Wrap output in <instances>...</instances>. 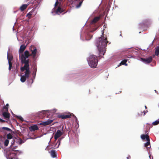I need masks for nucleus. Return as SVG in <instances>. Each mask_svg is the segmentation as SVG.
Segmentation results:
<instances>
[{
  "label": "nucleus",
  "mask_w": 159,
  "mask_h": 159,
  "mask_svg": "<svg viewBox=\"0 0 159 159\" xmlns=\"http://www.w3.org/2000/svg\"><path fill=\"white\" fill-rule=\"evenodd\" d=\"M104 29L102 31V35L98 38L96 40V45L97 47L99 52V54H102L104 55L106 51V47L108 41L106 36H104Z\"/></svg>",
  "instance_id": "1"
},
{
  "label": "nucleus",
  "mask_w": 159,
  "mask_h": 159,
  "mask_svg": "<svg viewBox=\"0 0 159 159\" xmlns=\"http://www.w3.org/2000/svg\"><path fill=\"white\" fill-rule=\"evenodd\" d=\"M21 63L24 64V65L23 66L20 67L21 71L23 72L25 71V75L21 77L20 81L22 82H24L25 81L26 78H28L29 77L30 71L29 69V65L28 64V61H26L24 59L22 60Z\"/></svg>",
  "instance_id": "2"
},
{
  "label": "nucleus",
  "mask_w": 159,
  "mask_h": 159,
  "mask_svg": "<svg viewBox=\"0 0 159 159\" xmlns=\"http://www.w3.org/2000/svg\"><path fill=\"white\" fill-rule=\"evenodd\" d=\"M30 50L32 52L31 54H30L29 52L28 51H25L24 54H22L21 55V62L22 63V60H23L24 59L28 61V64H29V59H26L27 58H28L29 57L32 56L33 57H34L36 56L37 53V49L34 46H31L30 48Z\"/></svg>",
  "instance_id": "3"
},
{
  "label": "nucleus",
  "mask_w": 159,
  "mask_h": 159,
  "mask_svg": "<svg viewBox=\"0 0 159 159\" xmlns=\"http://www.w3.org/2000/svg\"><path fill=\"white\" fill-rule=\"evenodd\" d=\"M98 61L97 56L94 55L90 56L88 60V63L91 67L96 68L97 65Z\"/></svg>",
  "instance_id": "4"
},
{
  "label": "nucleus",
  "mask_w": 159,
  "mask_h": 159,
  "mask_svg": "<svg viewBox=\"0 0 159 159\" xmlns=\"http://www.w3.org/2000/svg\"><path fill=\"white\" fill-rule=\"evenodd\" d=\"M71 116L74 117L76 121H77V119L76 116L73 113H65L58 115L57 116V117L59 118L64 119L70 118Z\"/></svg>",
  "instance_id": "5"
},
{
  "label": "nucleus",
  "mask_w": 159,
  "mask_h": 159,
  "mask_svg": "<svg viewBox=\"0 0 159 159\" xmlns=\"http://www.w3.org/2000/svg\"><path fill=\"white\" fill-rule=\"evenodd\" d=\"M26 48V46L24 45H21L20 47V48L19 50V58L21 60V55L23 53V52L25 50Z\"/></svg>",
  "instance_id": "6"
},
{
  "label": "nucleus",
  "mask_w": 159,
  "mask_h": 159,
  "mask_svg": "<svg viewBox=\"0 0 159 159\" xmlns=\"http://www.w3.org/2000/svg\"><path fill=\"white\" fill-rule=\"evenodd\" d=\"M7 158V159H16V154L12 152H10Z\"/></svg>",
  "instance_id": "7"
},
{
  "label": "nucleus",
  "mask_w": 159,
  "mask_h": 159,
  "mask_svg": "<svg viewBox=\"0 0 159 159\" xmlns=\"http://www.w3.org/2000/svg\"><path fill=\"white\" fill-rule=\"evenodd\" d=\"M62 134L63 133L60 130H57L54 135V139L55 140H56L57 139L61 136Z\"/></svg>",
  "instance_id": "8"
},
{
  "label": "nucleus",
  "mask_w": 159,
  "mask_h": 159,
  "mask_svg": "<svg viewBox=\"0 0 159 159\" xmlns=\"http://www.w3.org/2000/svg\"><path fill=\"white\" fill-rule=\"evenodd\" d=\"M53 121L52 120H48L46 121L41 122L39 123L40 125L46 126L50 124Z\"/></svg>",
  "instance_id": "9"
},
{
  "label": "nucleus",
  "mask_w": 159,
  "mask_h": 159,
  "mask_svg": "<svg viewBox=\"0 0 159 159\" xmlns=\"http://www.w3.org/2000/svg\"><path fill=\"white\" fill-rule=\"evenodd\" d=\"M141 59L145 63H149L152 61V58L151 56H150L147 58H142Z\"/></svg>",
  "instance_id": "10"
},
{
  "label": "nucleus",
  "mask_w": 159,
  "mask_h": 159,
  "mask_svg": "<svg viewBox=\"0 0 159 159\" xmlns=\"http://www.w3.org/2000/svg\"><path fill=\"white\" fill-rule=\"evenodd\" d=\"M100 19V16H97L95 17L93 20L91 21V24L96 23L98 22Z\"/></svg>",
  "instance_id": "11"
},
{
  "label": "nucleus",
  "mask_w": 159,
  "mask_h": 159,
  "mask_svg": "<svg viewBox=\"0 0 159 159\" xmlns=\"http://www.w3.org/2000/svg\"><path fill=\"white\" fill-rule=\"evenodd\" d=\"M141 138L143 140L146 139V140H149V136L147 134H142L141 136Z\"/></svg>",
  "instance_id": "12"
},
{
  "label": "nucleus",
  "mask_w": 159,
  "mask_h": 159,
  "mask_svg": "<svg viewBox=\"0 0 159 159\" xmlns=\"http://www.w3.org/2000/svg\"><path fill=\"white\" fill-rule=\"evenodd\" d=\"M2 115L6 119H8L10 117V114L6 112L3 113Z\"/></svg>",
  "instance_id": "13"
},
{
  "label": "nucleus",
  "mask_w": 159,
  "mask_h": 159,
  "mask_svg": "<svg viewBox=\"0 0 159 159\" xmlns=\"http://www.w3.org/2000/svg\"><path fill=\"white\" fill-rule=\"evenodd\" d=\"M38 128L37 125H34L31 126L30 128V129L31 131H35L38 129Z\"/></svg>",
  "instance_id": "14"
},
{
  "label": "nucleus",
  "mask_w": 159,
  "mask_h": 159,
  "mask_svg": "<svg viewBox=\"0 0 159 159\" xmlns=\"http://www.w3.org/2000/svg\"><path fill=\"white\" fill-rule=\"evenodd\" d=\"M64 11L61 7L60 6H59L56 11V13L57 14H59L61 12Z\"/></svg>",
  "instance_id": "15"
},
{
  "label": "nucleus",
  "mask_w": 159,
  "mask_h": 159,
  "mask_svg": "<svg viewBox=\"0 0 159 159\" xmlns=\"http://www.w3.org/2000/svg\"><path fill=\"white\" fill-rule=\"evenodd\" d=\"M50 153L51 156L52 157L55 158L57 157V155L55 150H51L50 152Z\"/></svg>",
  "instance_id": "16"
},
{
  "label": "nucleus",
  "mask_w": 159,
  "mask_h": 159,
  "mask_svg": "<svg viewBox=\"0 0 159 159\" xmlns=\"http://www.w3.org/2000/svg\"><path fill=\"white\" fill-rule=\"evenodd\" d=\"M27 6V4H23L20 7V9L22 11H23L26 8Z\"/></svg>",
  "instance_id": "17"
},
{
  "label": "nucleus",
  "mask_w": 159,
  "mask_h": 159,
  "mask_svg": "<svg viewBox=\"0 0 159 159\" xmlns=\"http://www.w3.org/2000/svg\"><path fill=\"white\" fill-rule=\"evenodd\" d=\"M37 70V67L36 66H34L33 68V74L34 75V78H35L36 72Z\"/></svg>",
  "instance_id": "18"
},
{
  "label": "nucleus",
  "mask_w": 159,
  "mask_h": 159,
  "mask_svg": "<svg viewBox=\"0 0 159 159\" xmlns=\"http://www.w3.org/2000/svg\"><path fill=\"white\" fill-rule=\"evenodd\" d=\"M127 61V60H124L122 61L118 66H121L122 65H125L126 66H127V64L126 63Z\"/></svg>",
  "instance_id": "19"
},
{
  "label": "nucleus",
  "mask_w": 159,
  "mask_h": 159,
  "mask_svg": "<svg viewBox=\"0 0 159 159\" xmlns=\"http://www.w3.org/2000/svg\"><path fill=\"white\" fill-rule=\"evenodd\" d=\"M7 58L8 60V63H9V62H11V61L13 59V57L11 55H9L8 54L7 56Z\"/></svg>",
  "instance_id": "20"
},
{
  "label": "nucleus",
  "mask_w": 159,
  "mask_h": 159,
  "mask_svg": "<svg viewBox=\"0 0 159 159\" xmlns=\"http://www.w3.org/2000/svg\"><path fill=\"white\" fill-rule=\"evenodd\" d=\"M155 54L156 56L159 55V47H157L156 48Z\"/></svg>",
  "instance_id": "21"
},
{
  "label": "nucleus",
  "mask_w": 159,
  "mask_h": 159,
  "mask_svg": "<svg viewBox=\"0 0 159 159\" xmlns=\"http://www.w3.org/2000/svg\"><path fill=\"white\" fill-rule=\"evenodd\" d=\"M147 142L145 143L144 146L145 147L148 148V145H150V139H149V140H147Z\"/></svg>",
  "instance_id": "22"
},
{
  "label": "nucleus",
  "mask_w": 159,
  "mask_h": 159,
  "mask_svg": "<svg viewBox=\"0 0 159 159\" xmlns=\"http://www.w3.org/2000/svg\"><path fill=\"white\" fill-rule=\"evenodd\" d=\"M34 11V10L33 9L30 12H29L28 13L27 15V16H28L29 17H30L32 15V12L33 11Z\"/></svg>",
  "instance_id": "23"
},
{
  "label": "nucleus",
  "mask_w": 159,
  "mask_h": 159,
  "mask_svg": "<svg viewBox=\"0 0 159 159\" xmlns=\"http://www.w3.org/2000/svg\"><path fill=\"white\" fill-rule=\"evenodd\" d=\"M16 117L19 119L21 122H23L24 121L23 118L21 116H16Z\"/></svg>",
  "instance_id": "24"
},
{
  "label": "nucleus",
  "mask_w": 159,
  "mask_h": 159,
  "mask_svg": "<svg viewBox=\"0 0 159 159\" xmlns=\"http://www.w3.org/2000/svg\"><path fill=\"white\" fill-rule=\"evenodd\" d=\"M61 139H62V138L58 140L56 144V145L58 144V145L57 147V148H58L59 145H60Z\"/></svg>",
  "instance_id": "25"
},
{
  "label": "nucleus",
  "mask_w": 159,
  "mask_h": 159,
  "mask_svg": "<svg viewBox=\"0 0 159 159\" xmlns=\"http://www.w3.org/2000/svg\"><path fill=\"white\" fill-rule=\"evenodd\" d=\"M2 129H5L7 130V131H9V132L11 131V130L7 127H3L2 128Z\"/></svg>",
  "instance_id": "26"
},
{
  "label": "nucleus",
  "mask_w": 159,
  "mask_h": 159,
  "mask_svg": "<svg viewBox=\"0 0 159 159\" xmlns=\"http://www.w3.org/2000/svg\"><path fill=\"white\" fill-rule=\"evenodd\" d=\"M159 124V120H157L153 122L152 123V124L153 125H157Z\"/></svg>",
  "instance_id": "27"
},
{
  "label": "nucleus",
  "mask_w": 159,
  "mask_h": 159,
  "mask_svg": "<svg viewBox=\"0 0 159 159\" xmlns=\"http://www.w3.org/2000/svg\"><path fill=\"white\" fill-rule=\"evenodd\" d=\"M9 141L8 139H6L4 142V144L5 146H7L9 143Z\"/></svg>",
  "instance_id": "28"
},
{
  "label": "nucleus",
  "mask_w": 159,
  "mask_h": 159,
  "mask_svg": "<svg viewBox=\"0 0 159 159\" xmlns=\"http://www.w3.org/2000/svg\"><path fill=\"white\" fill-rule=\"evenodd\" d=\"M7 137L8 139H11L12 137V135L10 133H9L7 134Z\"/></svg>",
  "instance_id": "29"
},
{
  "label": "nucleus",
  "mask_w": 159,
  "mask_h": 159,
  "mask_svg": "<svg viewBox=\"0 0 159 159\" xmlns=\"http://www.w3.org/2000/svg\"><path fill=\"white\" fill-rule=\"evenodd\" d=\"M9 70H10L11 68L12 67V64L11 62H9Z\"/></svg>",
  "instance_id": "30"
},
{
  "label": "nucleus",
  "mask_w": 159,
  "mask_h": 159,
  "mask_svg": "<svg viewBox=\"0 0 159 159\" xmlns=\"http://www.w3.org/2000/svg\"><path fill=\"white\" fill-rule=\"evenodd\" d=\"M4 109H5V111H7L8 110V108L6 106H4L3 108Z\"/></svg>",
  "instance_id": "31"
},
{
  "label": "nucleus",
  "mask_w": 159,
  "mask_h": 159,
  "mask_svg": "<svg viewBox=\"0 0 159 159\" xmlns=\"http://www.w3.org/2000/svg\"><path fill=\"white\" fill-rule=\"evenodd\" d=\"M82 1L80 2H79V4L77 5V7H80L81 6V4H82Z\"/></svg>",
  "instance_id": "32"
},
{
  "label": "nucleus",
  "mask_w": 159,
  "mask_h": 159,
  "mask_svg": "<svg viewBox=\"0 0 159 159\" xmlns=\"http://www.w3.org/2000/svg\"><path fill=\"white\" fill-rule=\"evenodd\" d=\"M58 3H58V0H57L56 2V3H55V6L56 7V6H57L58 5Z\"/></svg>",
  "instance_id": "33"
},
{
  "label": "nucleus",
  "mask_w": 159,
  "mask_h": 159,
  "mask_svg": "<svg viewBox=\"0 0 159 159\" xmlns=\"http://www.w3.org/2000/svg\"><path fill=\"white\" fill-rule=\"evenodd\" d=\"M148 112V111H147H147H144L143 112V115H145L146 113V112Z\"/></svg>",
  "instance_id": "34"
},
{
  "label": "nucleus",
  "mask_w": 159,
  "mask_h": 159,
  "mask_svg": "<svg viewBox=\"0 0 159 159\" xmlns=\"http://www.w3.org/2000/svg\"><path fill=\"white\" fill-rule=\"evenodd\" d=\"M0 121L2 122H5V121L3 120L0 119Z\"/></svg>",
  "instance_id": "35"
},
{
  "label": "nucleus",
  "mask_w": 159,
  "mask_h": 159,
  "mask_svg": "<svg viewBox=\"0 0 159 159\" xmlns=\"http://www.w3.org/2000/svg\"><path fill=\"white\" fill-rule=\"evenodd\" d=\"M126 158L127 159H130L131 157L129 155L128 157H127Z\"/></svg>",
  "instance_id": "36"
},
{
  "label": "nucleus",
  "mask_w": 159,
  "mask_h": 159,
  "mask_svg": "<svg viewBox=\"0 0 159 159\" xmlns=\"http://www.w3.org/2000/svg\"><path fill=\"white\" fill-rule=\"evenodd\" d=\"M8 105H8V104H7L6 105V107H7L8 106Z\"/></svg>",
  "instance_id": "37"
},
{
  "label": "nucleus",
  "mask_w": 159,
  "mask_h": 159,
  "mask_svg": "<svg viewBox=\"0 0 159 159\" xmlns=\"http://www.w3.org/2000/svg\"><path fill=\"white\" fill-rule=\"evenodd\" d=\"M145 108L146 109L147 108V107L146 106H145Z\"/></svg>",
  "instance_id": "38"
},
{
  "label": "nucleus",
  "mask_w": 159,
  "mask_h": 159,
  "mask_svg": "<svg viewBox=\"0 0 159 159\" xmlns=\"http://www.w3.org/2000/svg\"><path fill=\"white\" fill-rule=\"evenodd\" d=\"M33 80H32V83H33Z\"/></svg>",
  "instance_id": "39"
},
{
  "label": "nucleus",
  "mask_w": 159,
  "mask_h": 159,
  "mask_svg": "<svg viewBox=\"0 0 159 159\" xmlns=\"http://www.w3.org/2000/svg\"><path fill=\"white\" fill-rule=\"evenodd\" d=\"M12 150H13V151H14V150H13V149H12Z\"/></svg>",
  "instance_id": "40"
},
{
  "label": "nucleus",
  "mask_w": 159,
  "mask_h": 159,
  "mask_svg": "<svg viewBox=\"0 0 159 159\" xmlns=\"http://www.w3.org/2000/svg\"><path fill=\"white\" fill-rule=\"evenodd\" d=\"M60 0V1H62V0Z\"/></svg>",
  "instance_id": "41"
}]
</instances>
